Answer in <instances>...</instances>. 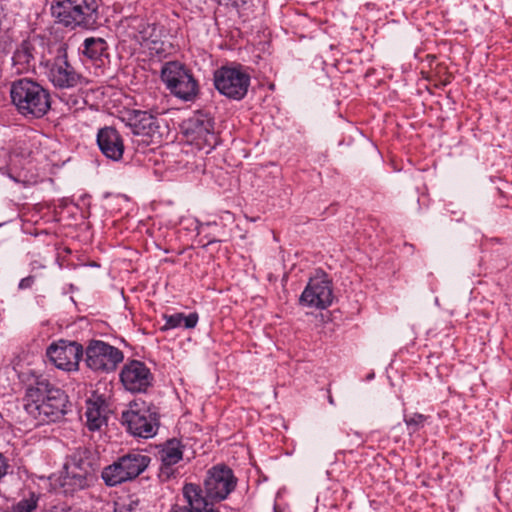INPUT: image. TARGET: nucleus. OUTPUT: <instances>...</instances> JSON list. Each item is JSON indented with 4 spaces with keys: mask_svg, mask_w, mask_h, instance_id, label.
I'll use <instances>...</instances> for the list:
<instances>
[{
    "mask_svg": "<svg viewBox=\"0 0 512 512\" xmlns=\"http://www.w3.org/2000/svg\"><path fill=\"white\" fill-rule=\"evenodd\" d=\"M135 135L146 136L151 139L160 138L159 119L148 111L131 110L128 111L123 118Z\"/></svg>",
    "mask_w": 512,
    "mask_h": 512,
    "instance_id": "obj_16",
    "label": "nucleus"
},
{
    "mask_svg": "<svg viewBox=\"0 0 512 512\" xmlns=\"http://www.w3.org/2000/svg\"><path fill=\"white\" fill-rule=\"evenodd\" d=\"M427 416L420 413H413L404 416V422L407 425L409 433H415L424 427Z\"/></svg>",
    "mask_w": 512,
    "mask_h": 512,
    "instance_id": "obj_24",
    "label": "nucleus"
},
{
    "mask_svg": "<svg viewBox=\"0 0 512 512\" xmlns=\"http://www.w3.org/2000/svg\"><path fill=\"white\" fill-rule=\"evenodd\" d=\"M47 77L54 87L71 89L82 84L83 77L70 64L65 48L60 47L57 55L45 63Z\"/></svg>",
    "mask_w": 512,
    "mask_h": 512,
    "instance_id": "obj_12",
    "label": "nucleus"
},
{
    "mask_svg": "<svg viewBox=\"0 0 512 512\" xmlns=\"http://www.w3.org/2000/svg\"><path fill=\"white\" fill-rule=\"evenodd\" d=\"M21 156H22V157L30 156V152H28V153H22V152H21Z\"/></svg>",
    "mask_w": 512,
    "mask_h": 512,
    "instance_id": "obj_34",
    "label": "nucleus"
},
{
    "mask_svg": "<svg viewBox=\"0 0 512 512\" xmlns=\"http://www.w3.org/2000/svg\"><path fill=\"white\" fill-rule=\"evenodd\" d=\"M93 455L90 449L78 447L69 455L64 464L61 486L65 493L85 489L93 479Z\"/></svg>",
    "mask_w": 512,
    "mask_h": 512,
    "instance_id": "obj_5",
    "label": "nucleus"
},
{
    "mask_svg": "<svg viewBox=\"0 0 512 512\" xmlns=\"http://www.w3.org/2000/svg\"><path fill=\"white\" fill-rule=\"evenodd\" d=\"M51 13L57 23L71 30L94 29L99 18L96 0H54Z\"/></svg>",
    "mask_w": 512,
    "mask_h": 512,
    "instance_id": "obj_3",
    "label": "nucleus"
},
{
    "mask_svg": "<svg viewBox=\"0 0 512 512\" xmlns=\"http://www.w3.org/2000/svg\"><path fill=\"white\" fill-rule=\"evenodd\" d=\"M329 402H330V403H333V399H332V397H329Z\"/></svg>",
    "mask_w": 512,
    "mask_h": 512,
    "instance_id": "obj_37",
    "label": "nucleus"
},
{
    "mask_svg": "<svg viewBox=\"0 0 512 512\" xmlns=\"http://www.w3.org/2000/svg\"><path fill=\"white\" fill-rule=\"evenodd\" d=\"M7 469L8 464L3 455L0 453V480L6 475Z\"/></svg>",
    "mask_w": 512,
    "mask_h": 512,
    "instance_id": "obj_31",
    "label": "nucleus"
},
{
    "mask_svg": "<svg viewBox=\"0 0 512 512\" xmlns=\"http://www.w3.org/2000/svg\"><path fill=\"white\" fill-rule=\"evenodd\" d=\"M68 397L65 392L40 376L26 390L25 411L39 423L55 422L66 413Z\"/></svg>",
    "mask_w": 512,
    "mask_h": 512,
    "instance_id": "obj_1",
    "label": "nucleus"
},
{
    "mask_svg": "<svg viewBox=\"0 0 512 512\" xmlns=\"http://www.w3.org/2000/svg\"><path fill=\"white\" fill-rule=\"evenodd\" d=\"M161 78L175 97L192 101L199 92L198 83L191 71L177 61L165 63L161 70Z\"/></svg>",
    "mask_w": 512,
    "mask_h": 512,
    "instance_id": "obj_8",
    "label": "nucleus"
},
{
    "mask_svg": "<svg viewBox=\"0 0 512 512\" xmlns=\"http://www.w3.org/2000/svg\"><path fill=\"white\" fill-rule=\"evenodd\" d=\"M333 290L330 281L311 278L300 296V303L317 309H325L332 304Z\"/></svg>",
    "mask_w": 512,
    "mask_h": 512,
    "instance_id": "obj_15",
    "label": "nucleus"
},
{
    "mask_svg": "<svg viewBox=\"0 0 512 512\" xmlns=\"http://www.w3.org/2000/svg\"><path fill=\"white\" fill-rule=\"evenodd\" d=\"M46 355L57 368L68 372L77 371L83 347L77 342L60 340L47 348Z\"/></svg>",
    "mask_w": 512,
    "mask_h": 512,
    "instance_id": "obj_13",
    "label": "nucleus"
},
{
    "mask_svg": "<svg viewBox=\"0 0 512 512\" xmlns=\"http://www.w3.org/2000/svg\"><path fill=\"white\" fill-rule=\"evenodd\" d=\"M109 404L104 397L97 393L86 401V426L90 431H100L103 426L107 425Z\"/></svg>",
    "mask_w": 512,
    "mask_h": 512,
    "instance_id": "obj_19",
    "label": "nucleus"
},
{
    "mask_svg": "<svg viewBox=\"0 0 512 512\" xmlns=\"http://www.w3.org/2000/svg\"><path fill=\"white\" fill-rule=\"evenodd\" d=\"M134 30L133 38L141 47L148 44L150 40L155 39V36L158 35L157 27L154 24H149L143 20H140L137 25L134 26Z\"/></svg>",
    "mask_w": 512,
    "mask_h": 512,
    "instance_id": "obj_23",
    "label": "nucleus"
},
{
    "mask_svg": "<svg viewBox=\"0 0 512 512\" xmlns=\"http://www.w3.org/2000/svg\"><path fill=\"white\" fill-rule=\"evenodd\" d=\"M214 242H217V240H210V241H208L207 245H210V244H212Z\"/></svg>",
    "mask_w": 512,
    "mask_h": 512,
    "instance_id": "obj_35",
    "label": "nucleus"
},
{
    "mask_svg": "<svg viewBox=\"0 0 512 512\" xmlns=\"http://www.w3.org/2000/svg\"><path fill=\"white\" fill-rule=\"evenodd\" d=\"M41 44L31 40H24L14 51L12 61L18 73L35 71L36 64H44L40 52Z\"/></svg>",
    "mask_w": 512,
    "mask_h": 512,
    "instance_id": "obj_17",
    "label": "nucleus"
},
{
    "mask_svg": "<svg viewBox=\"0 0 512 512\" xmlns=\"http://www.w3.org/2000/svg\"><path fill=\"white\" fill-rule=\"evenodd\" d=\"M127 509L131 510V512H136L138 507V501L130 500L128 502H122Z\"/></svg>",
    "mask_w": 512,
    "mask_h": 512,
    "instance_id": "obj_32",
    "label": "nucleus"
},
{
    "mask_svg": "<svg viewBox=\"0 0 512 512\" xmlns=\"http://www.w3.org/2000/svg\"><path fill=\"white\" fill-rule=\"evenodd\" d=\"M165 324L161 328L162 331H166L169 329H174L182 326L183 322V313H176L173 315H164Z\"/></svg>",
    "mask_w": 512,
    "mask_h": 512,
    "instance_id": "obj_27",
    "label": "nucleus"
},
{
    "mask_svg": "<svg viewBox=\"0 0 512 512\" xmlns=\"http://www.w3.org/2000/svg\"><path fill=\"white\" fill-rule=\"evenodd\" d=\"M198 322V314L197 313H190L189 315L183 314V322L182 326H184L187 329L194 328L197 325Z\"/></svg>",
    "mask_w": 512,
    "mask_h": 512,
    "instance_id": "obj_29",
    "label": "nucleus"
},
{
    "mask_svg": "<svg viewBox=\"0 0 512 512\" xmlns=\"http://www.w3.org/2000/svg\"><path fill=\"white\" fill-rule=\"evenodd\" d=\"M122 423L133 436L152 438L160 425L158 408L142 397L135 398L129 409L122 413Z\"/></svg>",
    "mask_w": 512,
    "mask_h": 512,
    "instance_id": "obj_4",
    "label": "nucleus"
},
{
    "mask_svg": "<svg viewBox=\"0 0 512 512\" xmlns=\"http://www.w3.org/2000/svg\"><path fill=\"white\" fill-rule=\"evenodd\" d=\"M37 507V499L34 494L30 498L22 499L14 505L10 512H32Z\"/></svg>",
    "mask_w": 512,
    "mask_h": 512,
    "instance_id": "obj_26",
    "label": "nucleus"
},
{
    "mask_svg": "<svg viewBox=\"0 0 512 512\" xmlns=\"http://www.w3.org/2000/svg\"><path fill=\"white\" fill-rule=\"evenodd\" d=\"M237 482L231 468L226 465L213 466L207 471L203 482V498L215 505L227 499L235 490Z\"/></svg>",
    "mask_w": 512,
    "mask_h": 512,
    "instance_id": "obj_9",
    "label": "nucleus"
},
{
    "mask_svg": "<svg viewBox=\"0 0 512 512\" xmlns=\"http://www.w3.org/2000/svg\"><path fill=\"white\" fill-rule=\"evenodd\" d=\"M82 53L91 60H101L107 56V42L103 38H86L83 43Z\"/></svg>",
    "mask_w": 512,
    "mask_h": 512,
    "instance_id": "obj_22",
    "label": "nucleus"
},
{
    "mask_svg": "<svg viewBox=\"0 0 512 512\" xmlns=\"http://www.w3.org/2000/svg\"><path fill=\"white\" fill-rule=\"evenodd\" d=\"M274 512H282L277 507H274Z\"/></svg>",
    "mask_w": 512,
    "mask_h": 512,
    "instance_id": "obj_36",
    "label": "nucleus"
},
{
    "mask_svg": "<svg viewBox=\"0 0 512 512\" xmlns=\"http://www.w3.org/2000/svg\"><path fill=\"white\" fill-rule=\"evenodd\" d=\"M164 42L160 40V35H156L155 39L150 40L148 44L142 46L149 52L150 56H161L165 53Z\"/></svg>",
    "mask_w": 512,
    "mask_h": 512,
    "instance_id": "obj_25",
    "label": "nucleus"
},
{
    "mask_svg": "<svg viewBox=\"0 0 512 512\" xmlns=\"http://www.w3.org/2000/svg\"><path fill=\"white\" fill-rule=\"evenodd\" d=\"M120 380L126 390L132 393H141L146 392L152 386L154 377L145 363L131 360L123 366Z\"/></svg>",
    "mask_w": 512,
    "mask_h": 512,
    "instance_id": "obj_14",
    "label": "nucleus"
},
{
    "mask_svg": "<svg viewBox=\"0 0 512 512\" xmlns=\"http://www.w3.org/2000/svg\"><path fill=\"white\" fill-rule=\"evenodd\" d=\"M85 353L86 365L98 373L114 371L124 359L121 350L101 340H91Z\"/></svg>",
    "mask_w": 512,
    "mask_h": 512,
    "instance_id": "obj_11",
    "label": "nucleus"
},
{
    "mask_svg": "<svg viewBox=\"0 0 512 512\" xmlns=\"http://www.w3.org/2000/svg\"><path fill=\"white\" fill-rule=\"evenodd\" d=\"M50 512H67V511H64V510H61V511H60V510H58V509H53V510H51Z\"/></svg>",
    "mask_w": 512,
    "mask_h": 512,
    "instance_id": "obj_33",
    "label": "nucleus"
},
{
    "mask_svg": "<svg viewBox=\"0 0 512 512\" xmlns=\"http://www.w3.org/2000/svg\"><path fill=\"white\" fill-rule=\"evenodd\" d=\"M97 144L107 158L114 161L122 158L124 143L121 135L115 128H101L97 133Z\"/></svg>",
    "mask_w": 512,
    "mask_h": 512,
    "instance_id": "obj_20",
    "label": "nucleus"
},
{
    "mask_svg": "<svg viewBox=\"0 0 512 512\" xmlns=\"http://www.w3.org/2000/svg\"><path fill=\"white\" fill-rule=\"evenodd\" d=\"M182 494L186 505H174L170 512H219L213 503L203 498L202 487L194 483H186L182 488Z\"/></svg>",
    "mask_w": 512,
    "mask_h": 512,
    "instance_id": "obj_18",
    "label": "nucleus"
},
{
    "mask_svg": "<svg viewBox=\"0 0 512 512\" xmlns=\"http://www.w3.org/2000/svg\"><path fill=\"white\" fill-rule=\"evenodd\" d=\"M182 130L190 144L199 150H205L206 153L218 145L219 138L214 129V120L208 113L196 111L183 122Z\"/></svg>",
    "mask_w": 512,
    "mask_h": 512,
    "instance_id": "obj_7",
    "label": "nucleus"
},
{
    "mask_svg": "<svg viewBox=\"0 0 512 512\" xmlns=\"http://www.w3.org/2000/svg\"><path fill=\"white\" fill-rule=\"evenodd\" d=\"M250 80V75L241 65L222 66L214 72V85L218 92L237 101L247 95Z\"/></svg>",
    "mask_w": 512,
    "mask_h": 512,
    "instance_id": "obj_10",
    "label": "nucleus"
},
{
    "mask_svg": "<svg viewBox=\"0 0 512 512\" xmlns=\"http://www.w3.org/2000/svg\"><path fill=\"white\" fill-rule=\"evenodd\" d=\"M10 98L17 112L26 119H40L51 108L49 91L31 78L13 81Z\"/></svg>",
    "mask_w": 512,
    "mask_h": 512,
    "instance_id": "obj_2",
    "label": "nucleus"
},
{
    "mask_svg": "<svg viewBox=\"0 0 512 512\" xmlns=\"http://www.w3.org/2000/svg\"><path fill=\"white\" fill-rule=\"evenodd\" d=\"M2 154H3L4 158H6L7 155H8L7 152L4 151V150L2 151ZM4 169H5L6 173L8 174V176L10 178H12L15 182H22L23 181L21 179L20 175L14 176L12 174V168H11L10 164H8L6 159H4V160L0 159V171L4 170Z\"/></svg>",
    "mask_w": 512,
    "mask_h": 512,
    "instance_id": "obj_28",
    "label": "nucleus"
},
{
    "mask_svg": "<svg viewBox=\"0 0 512 512\" xmlns=\"http://www.w3.org/2000/svg\"><path fill=\"white\" fill-rule=\"evenodd\" d=\"M151 458L139 452H129L102 470V479L107 486H116L138 477L149 466Z\"/></svg>",
    "mask_w": 512,
    "mask_h": 512,
    "instance_id": "obj_6",
    "label": "nucleus"
},
{
    "mask_svg": "<svg viewBox=\"0 0 512 512\" xmlns=\"http://www.w3.org/2000/svg\"><path fill=\"white\" fill-rule=\"evenodd\" d=\"M34 282H35V277L30 275V276H27V277L21 279L18 287H19V289H28V288L32 287Z\"/></svg>",
    "mask_w": 512,
    "mask_h": 512,
    "instance_id": "obj_30",
    "label": "nucleus"
},
{
    "mask_svg": "<svg viewBox=\"0 0 512 512\" xmlns=\"http://www.w3.org/2000/svg\"><path fill=\"white\" fill-rule=\"evenodd\" d=\"M159 458L163 467L177 464L183 458V445L175 438L168 440L159 450Z\"/></svg>",
    "mask_w": 512,
    "mask_h": 512,
    "instance_id": "obj_21",
    "label": "nucleus"
}]
</instances>
